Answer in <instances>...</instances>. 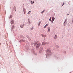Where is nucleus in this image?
Returning a JSON list of instances; mask_svg holds the SVG:
<instances>
[{
	"mask_svg": "<svg viewBox=\"0 0 73 73\" xmlns=\"http://www.w3.org/2000/svg\"><path fill=\"white\" fill-rule=\"evenodd\" d=\"M35 46H36V48L38 49L40 46V43L37 42H36L34 44Z\"/></svg>",
	"mask_w": 73,
	"mask_h": 73,
	"instance_id": "1",
	"label": "nucleus"
},
{
	"mask_svg": "<svg viewBox=\"0 0 73 73\" xmlns=\"http://www.w3.org/2000/svg\"><path fill=\"white\" fill-rule=\"evenodd\" d=\"M51 53V51L50 50H47L46 51V58H47V56L50 55V54Z\"/></svg>",
	"mask_w": 73,
	"mask_h": 73,
	"instance_id": "2",
	"label": "nucleus"
},
{
	"mask_svg": "<svg viewBox=\"0 0 73 73\" xmlns=\"http://www.w3.org/2000/svg\"><path fill=\"white\" fill-rule=\"evenodd\" d=\"M46 44H47V45L48 44H49V42H42V45H46Z\"/></svg>",
	"mask_w": 73,
	"mask_h": 73,
	"instance_id": "3",
	"label": "nucleus"
},
{
	"mask_svg": "<svg viewBox=\"0 0 73 73\" xmlns=\"http://www.w3.org/2000/svg\"><path fill=\"white\" fill-rule=\"evenodd\" d=\"M42 47H41L40 48L39 52L40 53H41V52H42Z\"/></svg>",
	"mask_w": 73,
	"mask_h": 73,
	"instance_id": "4",
	"label": "nucleus"
},
{
	"mask_svg": "<svg viewBox=\"0 0 73 73\" xmlns=\"http://www.w3.org/2000/svg\"><path fill=\"white\" fill-rule=\"evenodd\" d=\"M42 37H44L45 38V37H46V35H44L43 34H41Z\"/></svg>",
	"mask_w": 73,
	"mask_h": 73,
	"instance_id": "5",
	"label": "nucleus"
},
{
	"mask_svg": "<svg viewBox=\"0 0 73 73\" xmlns=\"http://www.w3.org/2000/svg\"><path fill=\"white\" fill-rule=\"evenodd\" d=\"M10 23L11 24H13L14 23V21L12 20L10 22Z\"/></svg>",
	"mask_w": 73,
	"mask_h": 73,
	"instance_id": "6",
	"label": "nucleus"
},
{
	"mask_svg": "<svg viewBox=\"0 0 73 73\" xmlns=\"http://www.w3.org/2000/svg\"><path fill=\"white\" fill-rule=\"evenodd\" d=\"M54 19H55V18H54V17H52V21H54Z\"/></svg>",
	"mask_w": 73,
	"mask_h": 73,
	"instance_id": "7",
	"label": "nucleus"
},
{
	"mask_svg": "<svg viewBox=\"0 0 73 73\" xmlns=\"http://www.w3.org/2000/svg\"><path fill=\"white\" fill-rule=\"evenodd\" d=\"M56 48L57 49H58V48H59V46H58V45H56Z\"/></svg>",
	"mask_w": 73,
	"mask_h": 73,
	"instance_id": "8",
	"label": "nucleus"
},
{
	"mask_svg": "<svg viewBox=\"0 0 73 73\" xmlns=\"http://www.w3.org/2000/svg\"><path fill=\"white\" fill-rule=\"evenodd\" d=\"M20 27L21 28H23L24 27V25H20Z\"/></svg>",
	"mask_w": 73,
	"mask_h": 73,
	"instance_id": "9",
	"label": "nucleus"
},
{
	"mask_svg": "<svg viewBox=\"0 0 73 73\" xmlns=\"http://www.w3.org/2000/svg\"><path fill=\"white\" fill-rule=\"evenodd\" d=\"M57 36L56 35H55L54 38V39H56V38H57Z\"/></svg>",
	"mask_w": 73,
	"mask_h": 73,
	"instance_id": "10",
	"label": "nucleus"
},
{
	"mask_svg": "<svg viewBox=\"0 0 73 73\" xmlns=\"http://www.w3.org/2000/svg\"><path fill=\"white\" fill-rule=\"evenodd\" d=\"M48 32H50V27H48Z\"/></svg>",
	"mask_w": 73,
	"mask_h": 73,
	"instance_id": "11",
	"label": "nucleus"
},
{
	"mask_svg": "<svg viewBox=\"0 0 73 73\" xmlns=\"http://www.w3.org/2000/svg\"><path fill=\"white\" fill-rule=\"evenodd\" d=\"M40 24H41V22H39L38 23V26H40Z\"/></svg>",
	"mask_w": 73,
	"mask_h": 73,
	"instance_id": "12",
	"label": "nucleus"
},
{
	"mask_svg": "<svg viewBox=\"0 0 73 73\" xmlns=\"http://www.w3.org/2000/svg\"><path fill=\"white\" fill-rule=\"evenodd\" d=\"M31 11H29L28 13V15H30V13H31Z\"/></svg>",
	"mask_w": 73,
	"mask_h": 73,
	"instance_id": "13",
	"label": "nucleus"
},
{
	"mask_svg": "<svg viewBox=\"0 0 73 73\" xmlns=\"http://www.w3.org/2000/svg\"><path fill=\"white\" fill-rule=\"evenodd\" d=\"M28 39L29 41H31V38L29 37L28 38Z\"/></svg>",
	"mask_w": 73,
	"mask_h": 73,
	"instance_id": "14",
	"label": "nucleus"
},
{
	"mask_svg": "<svg viewBox=\"0 0 73 73\" xmlns=\"http://www.w3.org/2000/svg\"><path fill=\"white\" fill-rule=\"evenodd\" d=\"M49 21H52V19H51V17H50L49 19Z\"/></svg>",
	"mask_w": 73,
	"mask_h": 73,
	"instance_id": "15",
	"label": "nucleus"
},
{
	"mask_svg": "<svg viewBox=\"0 0 73 73\" xmlns=\"http://www.w3.org/2000/svg\"><path fill=\"white\" fill-rule=\"evenodd\" d=\"M44 11H45V10H44L41 13H43L44 12Z\"/></svg>",
	"mask_w": 73,
	"mask_h": 73,
	"instance_id": "16",
	"label": "nucleus"
},
{
	"mask_svg": "<svg viewBox=\"0 0 73 73\" xmlns=\"http://www.w3.org/2000/svg\"><path fill=\"white\" fill-rule=\"evenodd\" d=\"M12 15H11L10 16V18H12Z\"/></svg>",
	"mask_w": 73,
	"mask_h": 73,
	"instance_id": "17",
	"label": "nucleus"
},
{
	"mask_svg": "<svg viewBox=\"0 0 73 73\" xmlns=\"http://www.w3.org/2000/svg\"><path fill=\"white\" fill-rule=\"evenodd\" d=\"M12 28V29H14V26H13L12 27L11 29Z\"/></svg>",
	"mask_w": 73,
	"mask_h": 73,
	"instance_id": "18",
	"label": "nucleus"
},
{
	"mask_svg": "<svg viewBox=\"0 0 73 73\" xmlns=\"http://www.w3.org/2000/svg\"><path fill=\"white\" fill-rule=\"evenodd\" d=\"M34 29V28L33 27L31 29V30H33V29Z\"/></svg>",
	"mask_w": 73,
	"mask_h": 73,
	"instance_id": "19",
	"label": "nucleus"
},
{
	"mask_svg": "<svg viewBox=\"0 0 73 73\" xmlns=\"http://www.w3.org/2000/svg\"><path fill=\"white\" fill-rule=\"evenodd\" d=\"M49 25L48 24H47L46 25H45L47 27V26H48Z\"/></svg>",
	"mask_w": 73,
	"mask_h": 73,
	"instance_id": "20",
	"label": "nucleus"
},
{
	"mask_svg": "<svg viewBox=\"0 0 73 73\" xmlns=\"http://www.w3.org/2000/svg\"><path fill=\"white\" fill-rule=\"evenodd\" d=\"M23 11H24V13L25 14V10H24Z\"/></svg>",
	"mask_w": 73,
	"mask_h": 73,
	"instance_id": "21",
	"label": "nucleus"
},
{
	"mask_svg": "<svg viewBox=\"0 0 73 73\" xmlns=\"http://www.w3.org/2000/svg\"><path fill=\"white\" fill-rule=\"evenodd\" d=\"M64 4H65V3H63L62 5V6H63V5H64Z\"/></svg>",
	"mask_w": 73,
	"mask_h": 73,
	"instance_id": "22",
	"label": "nucleus"
},
{
	"mask_svg": "<svg viewBox=\"0 0 73 73\" xmlns=\"http://www.w3.org/2000/svg\"><path fill=\"white\" fill-rule=\"evenodd\" d=\"M22 41H23V42H25V40H22Z\"/></svg>",
	"mask_w": 73,
	"mask_h": 73,
	"instance_id": "23",
	"label": "nucleus"
},
{
	"mask_svg": "<svg viewBox=\"0 0 73 73\" xmlns=\"http://www.w3.org/2000/svg\"><path fill=\"white\" fill-rule=\"evenodd\" d=\"M46 26H45L44 27V28H46Z\"/></svg>",
	"mask_w": 73,
	"mask_h": 73,
	"instance_id": "24",
	"label": "nucleus"
},
{
	"mask_svg": "<svg viewBox=\"0 0 73 73\" xmlns=\"http://www.w3.org/2000/svg\"><path fill=\"white\" fill-rule=\"evenodd\" d=\"M31 3L32 4H33V3H32V1H31Z\"/></svg>",
	"mask_w": 73,
	"mask_h": 73,
	"instance_id": "25",
	"label": "nucleus"
},
{
	"mask_svg": "<svg viewBox=\"0 0 73 73\" xmlns=\"http://www.w3.org/2000/svg\"><path fill=\"white\" fill-rule=\"evenodd\" d=\"M26 50H27V49H28V48H26Z\"/></svg>",
	"mask_w": 73,
	"mask_h": 73,
	"instance_id": "26",
	"label": "nucleus"
},
{
	"mask_svg": "<svg viewBox=\"0 0 73 73\" xmlns=\"http://www.w3.org/2000/svg\"><path fill=\"white\" fill-rule=\"evenodd\" d=\"M35 3V2L33 1V3Z\"/></svg>",
	"mask_w": 73,
	"mask_h": 73,
	"instance_id": "27",
	"label": "nucleus"
},
{
	"mask_svg": "<svg viewBox=\"0 0 73 73\" xmlns=\"http://www.w3.org/2000/svg\"><path fill=\"white\" fill-rule=\"evenodd\" d=\"M66 21V19L65 20V21Z\"/></svg>",
	"mask_w": 73,
	"mask_h": 73,
	"instance_id": "28",
	"label": "nucleus"
},
{
	"mask_svg": "<svg viewBox=\"0 0 73 73\" xmlns=\"http://www.w3.org/2000/svg\"><path fill=\"white\" fill-rule=\"evenodd\" d=\"M67 15H69V14H67Z\"/></svg>",
	"mask_w": 73,
	"mask_h": 73,
	"instance_id": "29",
	"label": "nucleus"
},
{
	"mask_svg": "<svg viewBox=\"0 0 73 73\" xmlns=\"http://www.w3.org/2000/svg\"><path fill=\"white\" fill-rule=\"evenodd\" d=\"M72 22H73V21H72Z\"/></svg>",
	"mask_w": 73,
	"mask_h": 73,
	"instance_id": "30",
	"label": "nucleus"
}]
</instances>
